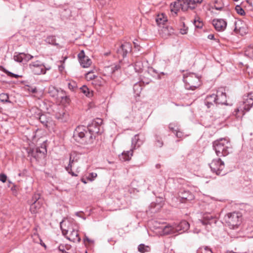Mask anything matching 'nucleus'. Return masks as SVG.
Masks as SVG:
<instances>
[{
	"instance_id": "1",
	"label": "nucleus",
	"mask_w": 253,
	"mask_h": 253,
	"mask_svg": "<svg viewBox=\"0 0 253 253\" xmlns=\"http://www.w3.org/2000/svg\"><path fill=\"white\" fill-rule=\"evenodd\" d=\"M100 126L92 123L88 127L85 126H78L75 129L73 137L75 139L84 144H91L93 142L94 134L100 133Z\"/></svg>"
},
{
	"instance_id": "2",
	"label": "nucleus",
	"mask_w": 253,
	"mask_h": 253,
	"mask_svg": "<svg viewBox=\"0 0 253 253\" xmlns=\"http://www.w3.org/2000/svg\"><path fill=\"white\" fill-rule=\"evenodd\" d=\"M144 141V136L138 134L135 135L131 139V149L129 151L123 152L121 155H119L120 160L122 161H129L133 155V150L139 148L143 144Z\"/></svg>"
},
{
	"instance_id": "3",
	"label": "nucleus",
	"mask_w": 253,
	"mask_h": 253,
	"mask_svg": "<svg viewBox=\"0 0 253 253\" xmlns=\"http://www.w3.org/2000/svg\"><path fill=\"white\" fill-rule=\"evenodd\" d=\"M213 149L218 157L227 156L231 151V144L229 141L221 138L213 143Z\"/></svg>"
},
{
	"instance_id": "4",
	"label": "nucleus",
	"mask_w": 253,
	"mask_h": 253,
	"mask_svg": "<svg viewBox=\"0 0 253 253\" xmlns=\"http://www.w3.org/2000/svg\"><path fill=\"white\" fill-rule=\"evenodd\" d=\"M242 215L240 212H233L225 216V221L231 229L237 228L241 223Z\"/></svg>"
},
{
	"instance_id": "5",
	"label": "nucleus",
	"mask_w": 253,
	"mask_h": 253,
	"mask_svg": "<svg viewBox=\"0 0 253 253\" xmlns=\"http://www.w3.org/2000/svg\"><path fill=\"white\" fill-rule=\"evenodd\" d=\"M183 82L187 89L194 90L200 84L199 78L194 73H190L188 75L183 76Z\"/></svg>"
},
{
	"instance_id": "6",
	"label": "nucleus",
	"mask_w": 253,
	"mask_h": 253,
	"mask_svg": "<svg viewBox=\"0 0 253 253\" xmlns=\"http://www.w3.org/2000/svg\"><path fill=\"white\" fill-rule=\"evenodd\" d=\"M29 68L33 74L38 75L45 74L46 71L51 69L50 66H46L39 60L32 62L29 64Z\"/></svg>"
},
{
	"instance_id": "7",
	"label": "nucleus",
	"mask_w": 253,
	"mask_h": 253,
	"mask_svg": "<svg viewBox=\"0 0 253 253\" xmlns=\"http://www.w3.org/2000/svg\"><path fill=\"white\" fill-rule=\"evenodd\" d=\"M210 168L213 172L217 175H224L225 172L223 171L224 164L220 159L213 160L210 164Z\"/></svg>"
},
{
	"instance_id": "8",
	"label": "nucleus",
	"mask_w": 253,
	"mask_h": 253,
	"mask_svg": "<svg viewBox=\"0 0 253 253\" xmlns=\"http://www.w3.org/2000/svg\"><path fill=\"white\" fill-rule=\"evenodd\" d=\"M217 221L216 217L209 213L204 214L203 218L199 220V223L205 226L207 230H210V227L214 225Z\"/></svg>"
},
{
	"instance_id": "9",
	"label": "nucleus",
	"mask_w": 253,
	"mask_h": 253,
	"mask_svg": "<svg viewBox=\"0 0 253 253\" xmlns=\"http://www.w3.org/2000/svg\"><path fill=\"white\" fill-rule=\"evenodd\" d=\"M235 26L234 31L244 35L248 33V28L246 24L241 20H235L234 22Z\"/></svg>"
},
{
	"instance_id": "10",
	"label": "nucleus",
	"mask_w": 253,
	"mask_h": 253,
	"mask_svg": "<svg viewBox=\"0 0 253 253\" xmlns=\"http://www.w3.org/2000/svg\"><path fill=\"white\" fill-rule=\"evenodd\" d=\"M215 96H216V104L227 105L226 103L227 97L225 88H219L217 90L216 94H215Z\"/></svg>"
},
{
	"instance_id": "11",
	"label": "nucleus",
	"mask_w": 253,
	"mask_h": 253,
	"mask_svg": "<svg viewBox=\"0 0 253 253\" xmlns=\"http://www.w3.org/2000/svg\"><path fill=\"white\" fill-rule=\"evenodd\" d=\"M176 233L181 234L188 230L190 227L189 223L186 220H182L179 223H173Z\"/></svg>"
},
{
	"instance_id": "12",
	"label": "nucleus",
	"mask_w": 253,
	"mask_h": 253,
	"mask_svg": "<svg viewBox=\"0 0 253 253\" xmlns=\"http://www.w3.org/2000/svg\"><path fill=\"white\" fill-rule=\"evenodd\" d=\"M203 0H183L182 10L186 11L189 9H194Z\"/></svg>"
},
{
	"instance_id": "13",
	"label": "nucleus",
	"mask_w": 253,
	"mask_h": 253,
	"mask_svg": "<svg viewBox=\"0 0 253 253\" xmlns=\"http://www.w3.org/2000/svg\"><path fill=\"white\" fill-rule=\"evenodd\" d=\"M242 104L245 106L244 109H246V111L251 109L253 105V91L244 96Z\"/></svg>"
},
{
	"instance_id": "14",
	"label": "nucleus",
	"mask_w": 253,
	"mask_h": 253,
	"mask_svg": "<svg viewBox=\"0 0 253 253\" xmlns=\"http://www.w3.org/2000/svg\"><path fill=\"white\" fill-rule=\"evenodd\" d=\"M78 58L80 64L83 68L88 67L92 63L91 59L84 55V52L83 50L79 53Z\"/></svg>"
},
{
	"instance_id": "15",
	"label": "nucleus",
	"mask_w": 253,
	"mask_h": 253,
	"mask_svg": "<svg viewBox=\"0 0 253 253\" xmlns=\"http://www.w3.org/2000/svg\"><path fill=\"white\" fill-rule=\"evenodd\" d=\"M132 49L131 44L129 42H124L118 49V53L123 57H125L128 53L131 52Z\"/></svg>"
},
{
	"instance_id": "16",
	"label": "nucleus",
	"mask_w": 253,
	"mask_h": 253,
	"mask_svg": "<svg viewBox=\"0 0 253 253\" xmlns=\"http://www.w3.org/2000/svg\"><path fill=\"white\" fill-rule=\"evenodd\" d=\"M212 25L216 31H223L227 26V22L223 19H215L212 20Z\"/></svg>"
},
{
	"instance_id": "17",
	"label": "nucleus",
	"mask_w": 253,
	"mask_h": 253,
	"mask_svg": "<svg viewBox=\"0 0 253 253\" xmlns=\"http://www.w3.org/2000/svg\"><path fill=\"white\" fill-rule=\"evenodd\" d=\"M77 162L78 159L75 158V157H73L72 154H71L69 159V163L68 166L65 168L66 170L68 172V173L74 176H77L78 174L73 172L72 169L75 167V165Z\"/></svg>"
},
{
	"instance_id": "18",
	"label": "nucleus",
	"mask_w": 253,
	"mask_h": 253,
	"mask_svg": "<svg viewBox=\"0 0 253 253\" xmlns=\"http://www.w3.org/2000/svg\"><path fill=\"white\" fill-rule=\"evenodd\" d=\"M61 229L64 235L68 234L70 230H72V223L68 220H63L60 224Z\"/></svg>"
},
{
	"instance_id": "19",
	"label": "nucleus",
	"mask_w": 253,
	"mask_h": 253,
	"mask_svg": "<svg viewBox=\"0 0 253 253\" xmlns=\"http://www.w3.org/2000/svg\"><path fill=\"white\" fill-rule=\"evenodd\" d=\"M181 1V0H176L170 4V11L172 13L173 16L177 15V12L180 8L182 9L183 3L180 2Z\"/></svg>"
},
{
	"instance_id": "20",
	"label": "nucleus",
	"mask_w": 253,
	"mask_h": 253,
	"mask_svg": "<svg viewBox=\"0 0 253 253\" xmlns=\"http://www.w3.org/2000/svg\"><path fill=\"white\" fill-rule=\"evenodd\" d=\"M69 235L67 237V238L74 242H80L81 241V238L79 236V234L77 230H76L72 228V230H71L69 232Z\"/></svg>"
},
{
	"instance_id": "21",
	"label": "nucleus",
	"mask_w": 253,
	"mask_h": 253,
	"mask_svg": "<svg viewBox=\"0 0 253 253\" xmlns=\"http://www.w3.org/2000/svg\"><path fill=\"white\" fill-rule=\"evenodd\" d=\"M245 106L243 105L242 104L240 105V106L236 108L235 110L233 112V115H234L237 120H241L243 116L245 114V111H246L244 109Z\"/></svg>"
},
{
	"instance_id": "22",
	"label": "nucleus",
	"mask_w": 253,
	"mask_h": 253,
	"mask_svg": "<svg viewBox=\"0 0 253 253\" xmlns=\"http://www.w3.org/2000/svg\"><path fill=\"white\" fill-rule=\"evenodd\" d=\"M42 201H36L33 202L30 205V211L32 213L35 214L40 211L42 208Z\"/></svg>"
},
{
	"instance_id": "23",
	"label": "nucleus",
	"mask_w": 253,
	"mask_h": 253,
	"mask_svg": "<svg viewBox=\"0 0 253 253\" xmlns=\"http://www.w3.org/2000/svg\"><path fill=\"white\" fill-rule=\"evenodd\" d=\"M216 104V96L215 94H212L208 95L205 99V104L208 108L214 106V104Z\"/></svg>"
},
{
	"instance_id": "24",
	"label": "nucleus",
	"mask_w": 253,
	"mask_h": 253,
	"mask_svg": "<svg viewBox=\"0 0 253 253\" xmlns=\"http://www.w3.org/2000/svg\"><path fill=\"white\" fill-rule=\"evenodd\" d=\"M55 115V118L61 122L66 121L68 117V114L66 113L63 109H61L58 112H56Z\"/></svg>"
},
{
	"instance_id": "25",
	"label": "nucleus",
	"mask_w": 253,
	"mask_h": 253,
	"mask_svg": "<svg viewBox=\"0 0 253 253\" xmlns=\"http://www.w3.org/2000/svg\"><path fill=\"white\" fill-rule=\"evenodd\" d=\"M57 100L60 101L62 103H68L69 101V98L65 94V91L61 90L58 94Z\"/></svg>"
},
{
	"instance_id": "26",
	"label": "nucleus",
	"mask_w": 253,
	"mask_h": 253,
	"mask_svg": "<svg viewBox=\"0 0 253 253\" xmlns=\"http://www.w3.org/2000/svg\"><path fill=\"white\" fill-rule=\"evenodd\" d=\"M163 233L164 235L175 234L173 224L165 226L163 229Z\"/></svg>"
},
{
	"instance_id": "27",
	"label": "nucleus",
	"mask_w": 253,
	"mask_h": 253,
	"mask_svg": "<svg viewBox=\"0 0 253 253\" xmlns=\"http://www.w3.org/2000/svg\"><path fill=\"white\" fill-rule=\"evenodd\" d=\"M46 152V149L45 148V144H43L41 148H36V154L33 153L34 155V157H40V156H44L45 155V153Z\"/></svg>"
},
{
	"instance_id": "28",
	"label": "nucleus",
	"mask_w": 253,
	"mask_h": 253,
	"mask_svg": "<svg viewBox=\"0 0 253 253\" xmlns=\"http://www.w3.org/2000/svg\"><path fill=\"white\" fill-rule=\"evenodd\" d=\"M167 21V18L164 14L158 15L156 18V22L159 26L164 25Z\"/></svg>"
},
{
	"instance_id": "29",
	"label": "nucleus",
	"mask_w": 253,
	"mask_h": 253,
	"mask_svg": "<svg viewBox=\"0 0 253 253\" xmlns=\"http://www.w3.org/2000/svg\"><path fill=\"white\" fill-rule=\"evenodd\" d=\"M104 83V80L101 77L98 76L92 81V84L95 87H99L102 85Z\"/></svg>"
},
{
	"instance_id": "30",
	"label": "nucleus",
	"mask_w": 253,
	"mask_h": 253,
	"mask_svg": "<svg viewBox=\"0 0 253 253\" xmlns=\"http://www.w3.org/2000/svg\"><path fill=\"white\" fill-rule=\"evenodd\" d=\"M180 197L182 199L187 201L192 200L193 199V195L189 191H184L181 193Z\"/></svg>"
},
{
	"instance_id": "31",
	"label": "nucleus",
	"mask_w": 253,
	"mask_h": 253,
	"mask_svg": "<svg viewBox=\"0 0 253 253\" xmlns=\"http://www.w3.org/2000/svg\"><path fill=\"white\" fill-rule=\"evenodd\" d=\"M82 92L88 97H91L93 96V91H90L89 88L85 85H83L80 87Z\"/></svg>"
},
{
	"instance_id": "32",
	"label": "nucleus",
	"mask_w": 253,
	"mask_h": 253,
	"mask_svg": "<svg viewBox=\"0 0 253 253\" xmlns=\"http://www.w3.org/2000/svg\"><path fill=\"white\" fill-rule=\"evenodd\" d=\"M245 55L253 59V44L249 45L245 50Z\"/></svg>"
},
{
	"instance_id": "33",
	"label": "nucleus",
	"mask_w": 253,
	"mask_h": 253,
	"mask_svg": "<svg viewBox=\"0 0 253 253\" xmlns=\"http://www.w3.org/2000/svg\"><path fill=\"white\" fill-rule=\"evenodd\" d=\"M223 3L221 0H215L214 1L213 8L218 10H221L223 7Z\"/></svg>"
},
{
	"instance_id": "34",
	"label": "nucleus",
	"mask_w": 253,
	"mask_h": 253,
	"mask_svg": "<svg viewBox=\"0 0 253 253\" xmlns=\"http://www.w3.org/2000/svg\"><path fill=\"white\" fill-rule=\"evenodd\" d=\"M60 91H58L54 87H51L49 88L48 93L50 95L53 97H55L56 99L58 97V94L59 93Z\"/></svg>"
},
{
	"instance_id": "35",
	"label": "nucleus",
	"mask_w": 253,
	"mask_h": 253,
	"mask_svg": "<svg viewBox=\"0 0 253 253\" xmlns=\"http://www.w3.org/2000/svg\"><path fill=\"white\" fill-rule=\"evenodd\" d=\"M26 57V55L23 53H20L18 54L15 55L13 56L14 60L18 62H22L23 59Z\"/></svg>"
},
{
	"instance_id": "36",
	"label": "nucleus",
	"mask_w": 253,
	"mask_h": 253,
	"mask_svg": "<svg viewBox=\"0 0 253 253\" xmlns=\"http://www.w3.org/2000/svg\"><path fill=\"white\" fill-rule=\"evenodd\" d=\"M134 67L136 72H140L143 67L142 62L140 61H136L134 63Z\"/></svg>"
},
{
	"instance_id": "37",
	"label": "nucleus",
	"mask_w": 253,
	"mask_h": 253,
	"mask_svg": "<svg viewBox=\"0 0 253 253\" xmlns=\"http://www.w3.org/2000/svg\"><path fill=\"white\" fill-rule=\"evenodd\" d=\"M68 88L72 91H75L78 88L77 84L74 81H70L68 83Z\"/></svg>"
},
{
	"instance_id": "38",
	"label": "nucleus",
	"mask_w": 253,
	"mask_h": 253,
	"mask_svg": "<svg viewBox=\"0 0 253 253\" xmlns=\"http://www.w3.org/2000/svg\"><path fill=\"white\" fill-rule=\"evenodd\" d=\"M194 24L196 28L201 29L203 26V23L198 17H196L194 21Z\"/></svg>"
},
{
	"instance_id": "39",
	"label": "nucleus",
	"mask_w": 253,
	"mask_h": 253,
	"mask_svg": "<svg viewBox=\"0 0 253 253\" xmlns=\"http://www.w3.org/2000/svg\"><path fill=\"white\" fill-rule=\"evenodd\" d=\"M0 101L3 103H10L9 96L7 94L1 93L0 94Z\"/></svg>"
},
{
	"instance_id": "40",
	"label": "nucleus",
	"mask_w": 253,
	"mask_h": 253,
	"mask_svg": "<svg viewBox=\"0 0 253 253\" xmlns=\"http://www.w3.org/2000/svg\"><path fill=\"white\" fill-rule=\"evenodd\" d=\"M150 248L148 246H145L143 244H141L138 246V250L139 252L141 253H144L145 252H148L150 251Z\"/></svg>"
},
{
	"instance_id": "41",
	"label": "nucleus",
	"mask_w": 253,
	"mask_h": 253,
	"mask_svg": "<svg viewBox=\"0 0 253 253\" xmlns=\"http://www.w3.org/2000/svg\"><path fill=\"white\" fill-rule=\"evenodd\" d=\"M197 253H212V252L208 247H204L199 249L197 250Z\"/></svg>"
},
{
	"instance_id": "42",
	"label": "nucleus",
	"mask_w": 253,
	"mask_h": 253,
	"mask_svg": "<svg viewBox=\"0 0 253 253\" xmlns=\"http://www.w3.org/2000/svg\"><path fill=\"white\" fill-rule=\"evenodd\" d=\"M155 145L158 147H161L163 145V142L162 139L158 135L155 136Z\"/></svg>"
},
{
	"instance_id": "43",
	"label": "nucleus",
	"mask_w": 253,
	"mask_h": 253,
	"mask_svg": "<svg viewBox=\"0 0 253 253\" xmlns=\"http://www.w3.org/2000/svg\"><path fill=\"white\" fill-rule=\"evenodd\" d=\"M96 77L97 76L94 75L92 72H88L85 74V78L88 81L92 80L93 81Z\"/></svg>"
},
{
	"instance_id": "44",
	"label": "nucleus",
	"mask_w": 253,
	"mask_h": 253,
	"mask_svg": "<svg viewBox=\"0 0 253 253\" xmlns=\"http://www.w3.org/2000/svg\"><path fill=\"white\" fill-rule=\"evenodd\" d=\"M169 129L173 133H175L179 128L175 124L171 123L169 125Z\"/></svg>"
},
{
	"instance_id": "45",
	"label": "nucleus",
	"mask_w": 253,
	"mask_h": 253,
	"mask_svg": "<svg viewBox=\"0 0 253 253\" xmlns=\"http://www.w3.org/2000/svg\"><path fill=\"white\" fill-rule=\"evenodd\" d=\"M36 201H42V200L40 199V195L39 194H35L31 200V203L33 202H35Z\"/></svg>"
},
{
	"instance_id": "46",
	"label": "nucleus",
	"mask_w": 253,
	"mask_h": 253,
	"mask_svg": "<svg viewBox=\"0 0 253 253\" xmlns=\"http://www.w3.org/2000/svg\"><path fill=\"white\" fill-rule=\"evenodd\" d=\"M235 9L237 13L241 15H243L245 14L244 10L239 5H237L235 7Z\"/></svg>"
},
{
	"instance_id": "47",
	"label": "nucleus",
	"mask_w": 253,
	"mask_h": 253,
	"mask_svg": "<svg viewBox=\"0 0 253 253\" xmlns=\"http://www.w3.org/2000/svg\"><path fill=\"white\" fill-rule=\"evenodd\" d=\"M97 174L95 172L90 173L87 177V179L89 181H92L97 177Z\"/></svg>"
},
{
	"instance_id": "48",
	"label": "nucleus",
	"mask_w": 253,
	"mask_h": 253,
	"mask_svg": "<svg viewBox=\"0 0 253 253\" xmlns=\"http://www.w3.org/2000/svg\"><path fill=\"white\" fill-rule=\"evenodd\" d=\"M40 121L44 126H47V121L46 120L45 116L41 115L39 117Z\"/></svg>"
},
{
	"instance_id": "49",
	"label": "nucleus",
	"mask_w": 253,
	"mask_h": 253,
	"mask_svg": "<svg viewBox=\"0 0 253 253\" xmlns=\"http://www.w3.org/2000/svg\"><path fill=\"white\" fill-rule=\"evenodd\" d=\"M174 133H175L176 136L178 138H182L185 137L184 133L180 131L179 128Z\"/></svg>"
},
{
	"instance_id": "50",
	"label": "nucleus",
	"mask_w": 253,
	"mask_h": 253,
	"mask_svg": "<svg viewBox=\"0 0 253 253\" xmlns=\"http://www.w3.org/2000/svg\"><path fill=\"white\" fill-rule=\"evenodd\" d=\"M5 73L8 76H10L11 77H14L16 79H18L20 77V76L18 75H17V74H15L14 73H12L10 72H9L8 71H5Z\"/></svg>"
},
{
	"instance_id": "51",
	"label": "nucleus",
	"mask_w": 253,
	"mask_h": 253,
	"mask_svg": "<svg viewBox=\"0 0 253 253\" xmlns=\"http://www.w3.org/2000/svg\"><path fill=\"white\" fill-rule=\"evenodd\" d=\"M7 180V176L4 173L0 174V181L3 183L6 182Z\"/></svg>"
},
{
	"instance_id": "52",
	"label": "nucleus",
	"mask_w": 253,
	"mask_h": 253,
	"mask_svg": "<svg viewBox=\"0 0 253 253\" xmlns=\"http://www.w3.org/2000/svg\"><path fill=\"white\" fill-rule=\"evenodd\" d=\"M187 32V28H183V29H180V33L182 34H186Z\"/></svg>"
},
{
	"instance_id": "53",
	"label": "nucleus",
	"mask_w": 253,
	"mask_h": 253,
	"mask_svg": "<svg viewBox=\"0 0 253 253\" xmlns=\"http://www.w3.org/2000/svg\"><path fill=\"white\" fill-rule=\"evenodd\" d=\"M84 241H87L88 243H93V241L89 239L87 236H85L84 238Z\"/></svg>"
},
{
	"instance_id": "54",
	"label": "nucleus",
	"mask_w": 253,
	"mask_h": 253,
	"mask_svg": "<svg viewBox=\"0 0 253 253\" xmlns=\"http://www.w3.org/2000/svg\"><path fill=\"white\" fill-rule=\"evenodd\" d=\"M120 68V66L118 65H116L114 67L112 68V72H115L116 70H118Z\"/></svg>"
},
{
	"instance_id": "55",
	"label": "nucleus",
	"mask_w": 253,
	"mask_h": 253,
	"mask_svg": "<svg viewBox=\"0 0 253 253\" xmlns=\"http://www.w3.org/2000/svg\"><path fill=\"white\" fill-rule=\"evenodd\" d=\"M97 122H95L94 123H96V125H99L100 124H101L102 123V121L101 119H97Z\"/></svg>"
},
{
	"instance_id": "56",
	"label": "nucleus",
	"mask_w": 253,
	"mask_h": 253,
	"mask_svg": "<svg viewBox=\"0 0 253 253\" xmlns=\"http://www.w3.org/2000/svg\"><path fill=\"white\" fill-rule=\"evenodd\" d=\"M214 35H212V34H210L208 36V39H210V40H213L214 39Z\"/></svg>"
},
{
	"instance_id": "57",
	"label": "nucleus",
	"mask_w": 253,
	"mask_h": 253,
	"mask_svg": "<svg viewBox=\"0 0 253 253\" xmlns=\"http://www.w3.org/2000/svg\"><path fill=\"white\" fill-rule=\"evenodd\" d=\"M137 87H140L139 84H134V85L133 86V89L134 90H135L136 88H137Z\"/></svg>"
},
{
	"instance_id": "58",
	"label": "nucleus",
	"mask_w": 253,
	"mask_h": 253,
	"mask_svg": "<svg viewBox=\"0 0 253 253\" xmlns=\"http://www.w3.org/2000/svg\"><path fill=\"white\" fill-rule=\"evenodd\" d=\"M81 181H82V182H83V183H84V184L87 183V181H86V180H85L84 178H82L81 179Z\"/></svg>"
},
{
	"instance_id": "59",
	"label": "nucleus",
	"mask_w": 253,
	"mask_h": 253,
	"mask_svg": "<svg viewBox=\"0 0 253 253\" xmlns=\"http://www.w3.org/2000/svg\"><path fill=\"white\" fill-rule=\"evenodd\" d=\"M63 68H64V67L63 66H59V69L60 71H62Z\"/></svg>"
},
{
	"instance_id": "60",
	"label": "nucleus",
	"mask_w": 253,
	"mask_h": 253,
	"mask_svg": "<svg viewBox=\"0 0 253 253\" xmlns=\"http://www.w3.org/2000/svg\"><path fill=\"white\" fill-rule=\"evenodd\" d=\"M28 56H29V57H29V59H31L33 57V56H31V55H28Z\"/></svg>"
},
{
	"instance_id": "61",
	"label": "nucleus",
	"mask_w": 253,
	"mask_h": 253,
	"mask_svg": "<svg viewBox=\"0 0 253 253\" xmlns=\"http://www.w3.org/2000/svg\"><path fill=\"white\" fill-rule=\"evenodd\" d=\"M76 214L77 216H80V215H79V212H77V213H76Z\"/></svg>"
},
{
	"instance_id": "62",
	"label": "nucleus",
	"mask_w": 253,
	"mask_h": 253,
	"mask_svg": "<svg viewBox=\"0 0 253 253\" xmlns=\"http://www.w3.org/2000/svg\"><path fill=\"white\" fill-rule=\"evenodd\" d=\"M2 111V108L1 107H0V113H1Z\"/></svg>"
},
{
	"instance_id": "63",
	"label": "nucleus",
	"mask_w": 253,
	"mask_h": 253,
	"mask_svg": "<svg viewBox=\"0 0 253 253\" xmlns=\"http://www.w3.org/2000/svg\"><path fill=\"white\" fill-rule=\"evenodd\" d=\"M18 175H19V176H21V173H19L18 174Z\"/></svg>"
},
{
	"instance_id": "64",
	"label": "nucleus",
	"mask_w": 253,
	"mask_h": 253,
	"mask_svg": "<svg viewBox=\"0 0 253 253\" xmlns=\"http://www.w3.org/2000/svg\"><path fill=\"white\" fill-rule=\"evenodd\" d=\"M182 1H183V0H181Z\"/></svg>"
}]
</instances>
